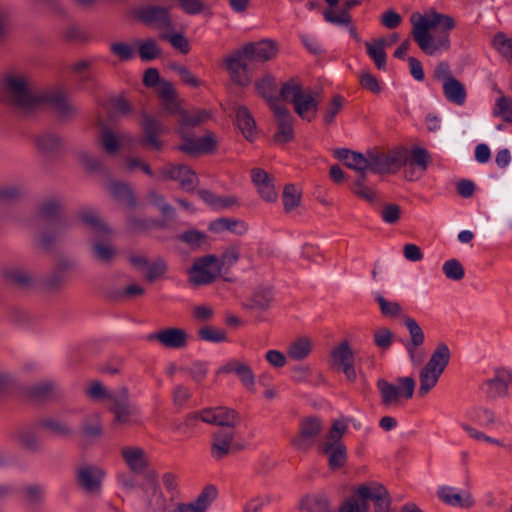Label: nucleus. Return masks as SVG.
<instances>
[{"label":"nucleus","mask_w":512,"mask_h":512,"mask_svg":"<svg viewBox=\"0 0 512 512\" xmlns=\"http://www.w3.org/2000/svg\"><path fill=\"white\" fill-rule=\"evenodd\" d=\"M1 97L6 104L25 114L41 105H49L62 117L76 113V108L67 101L62 91L52 89L38 92L31 77L20 70H11L3 75Z\"/></svg>","instance_id":"nucleus-1"},{"label":"nucleus","mask_w":512,"mask_h":512,"mask_svg":"<svg viewBox=\"0 0 512 512\" xmlns=\"http://www.w3.org/2000/svg\"><path fill=\"white\" fill-rule=\"evenodd\" d=\"M277 52L276 43L268 39L250 42L235 50L224 59L231 81L241 87L248 86L252 82L251 64L269 61Z\"/></svg>","instance_id":"nucleus-2"},{"label":"nucleus","mask_w":512,"mask_h":512,"mask_svg":"<svg viewBox=\"0 0 512 512\" xmlns=\"http://www.w3.org/2000/svg\"><path fill=\"white\" fill-rule=\"evenodd\" d=\"M280 96L284 101L293 104L295 112L302 119L310 121L318 111L320 94L311 89L303 90L294 79L283 83Z\"/></svg>","instance_id":"nucleus-3"},{"label":"nucleus","mask_w":512,"mask_h":512,"mask_svg":"<svg viewBox=\"0 0 512 512\" xmlns=\"http://www.w3.org/2000/svg\"><path fill=\"white\" fill-rule=\"evenodd\" d=\"M188 282L192 287L206 286L213 283L220 275L217 256L208 254L194 259L188 269Z\"/></svg>","instance_id":"nucleus-4"},{"label":"nucleus","mask_w":512,"mask_h":512,"mask_svg":"<svg viewBox=\"0 0 512 512\" xmlns=\"http://www.w3.org/2000/svg\"><path fill=\"white\" fill-rule=\"evenodd\" d=\"M397 385L389 383L385 379L377 381V388L380 392L381 402L385 406L397 405L400 397L411 399L415 390V381L412 377L397 378Z\"/></svg>","instance_id":"nucleus-5"},{"label":"nucleus","mask_w":512,"mask_h":512,"mask_svg":"<svg viewBox=\"0 0 512 512\" xmlns=\"http://www.w3.org/2000/svg\"><path fill=\"white\" fill-rule=\"evenodd\" d=\"M135 17L145 26L158 30L171 31L173 19L170 7L150 4L137 8Z\"/></svg>","instance_id":"nucleus-6"},{"label":"nucleus","mask_w":512,"mask_h":512,"mask_svg":"<svg viewBox=\"0 0 512 512\" xmlns=\"http://www.w3.org/2000/svg\"><path fill=\"white\" fill-rule=\"evenodd\" d=\"M197 419H201L203 422L211 425L220 426L221 428L236 429V426L240 421V416L233 409L219 406L215 408H207L199 413H195L189 416L187 421Z\"/></svg>","instance_id":"nucleus-7"},{"label":"nucleus","mask_w":512,"mask_h":512,"mask_svg":"<svg viewBox=\"0 0 512 512\" xmlns=\"http://www.w3.org/2000/svg\"><path fill=\"white\" fill-rule=\"evenodd\" d=\"M157 473L149 472L142 484L144 512H161L166 507V498L157 481Z\"/></svg>","instance_id":"nucleus-8"},{"label":"nucleus","mask_w":512,"mask_h":512,"mask_svg":"<svg viewBox=\"0 0 512 512\" xmlns=\"http://www.w3.org/2000/svg\"><path fill=\"white\" fill-rule=\"evenodd\" d=\"M236 429L220 428L212 435L210 453L213 459L221 460L233 450H241L243 447L235 443Z\"/></svg>","instance_id":"nucleus-9"},{"label":"nucleus","mask_w":512,"mask_h":512,"mask_svg":"<svg viewBox=\"0 0 512 512\" xmlns=\"http://www.w3.org/2000/svg\"><path fill=\"white\" fill-rule=\"evenodd\" d=\"M160 177L164 180L178 181L180 187L189 192L194 190L198 183L196 173L184 164H168L160 169Z\"/></svg>","instance_id":"nucleus-10"},{"label":"nucleus","mask_w":512,"mask_h":512,"mask_svg":"<svg viewBox=\"0 0 512 512\" xmlns=\"http://www.w3.org/2000/svg\"><path fill=\"white\" fill-rule=\"evenodd\" d=\"M412 36L419 48L427 55H434L441 50H448L450 47L449 35L446 30L438 35H432L427 32V28L422 27L420 32H412Z\"/></svg>","instance_id":"nucleus-11"},{"label":"nucleus","mask_w":512,"mask_h":512,"mask_svg":"<svg viewBox=\"0 0 512 512\" xmlns=\"http://www.w3.org/2000/svg\"><path fill=\"white\" fill-rule=\"evenodd\" d=\"M511 380L512 377L508 371L505 369H497L492 377L482 382L480 390L490 400L503 398L508 395Z\"/></svg>","instance_id":"nucleus-12"},{"label":"nucleus","mask_w":512,"mask_h":512,"mask_svg":"<svg viewBox=\"0 0 512 512\" xmlns=\"http://www.w3.org/2000/svg\"><path fill=\"white\" fill-rule=\"evenodd\" d=\"M321 431V420L315 416L307 417L300 422L298 435L292 439V444L297 449L307 450L313 445Z\"/></svg>","instance_id":"nucleus-13"},{"label":"nucleus","mask_w":512,"mask_h":512,"mask_svg":"<svg viewBox=\"0 0 512 512\" xmlns=\"http://www.w3.org/2000/svg\"><path fill=\"white\" fill-rule=\"evenodd\" d=\"M104 471L95 465L84 464L76 469V481L88 494H97L101 490Z\"/></svg>","instance_id":"nucleus-14"},{"label":"nucleus","mask_w":512,"mask_h":512,"mask_svg":"<svg viewBox=\"0 0 512 512\" xmlns=\"http://www.w3.org/2000/svg\"><path fill=\"white\" fill-rule=\"evenodd\" d=\"M110 411L114 415V424L125 425L130 422L134 413V407L130 402V395L127 387L115 390V396L111 401Z\"/></svg>","instance_id":"nucleus-15"},{"label":"nucleus","mask_w":512,"mask_h":512,"mask_svg":"<svg viewBox=\"0 0 512 512\" xmlns=\"http://www.w3.org/2000/svg\"><path fill=\"white\" fill-rule=\"evenodd\" d=\"M411 21L413 23L412 32H420L422 27L427 28V32H430L431 29L438 26H443L444 30L449 31L455 26V21L452 17L435 11L425 15L415 13L411 16Z\"/></svg>","instance_id":"nucleus-16"},{"label":"nucleus","mask_w":512,"mask_h":512,"mask_svg":"<svg viewBox=\"0 0 512 512\" xmlns=\"http://www.w3.org/2000/svg\"><path fill=\"white\" fill-rule=\"evenodd\" d=\"M141 127L143 130V136L140 140V144L144 147H149L154 150H161L163 142L158 138L160 134L164 132L162 122L148 114H143Z\"/></svg>","instance_id":"nucleus-17"},{"label":"nucleus","mask_w":512,"mask_h":512,"mask_svg":"<svg viewBox=\"0 0 512 512\" xmlns=\"http://www.w3.org/2000/svg\"><path fill=\"white\" fill-rule=\"evenodd\" d=\"M99 134L97 142L103 151L108 155H115L122 143L129 141L131 138L125 133L116 134L102 120L98 122Z\"/></svg>","instance_id":"nucleus-18"},{"label":"nucleus","mask_w":512,"mask_h":512,"mask_svg":"<svg viewBox=\"0 0 512 512\" xmlns=\"http://www.w3.org/2000/svg\"><path fill=\"white\" fill-rule=\"evenodd\" d=\"M121 456L129 470L135 474H142L149 467V457L146 451L139 446L123 447Z\"/></svg>","instance_id":"nucleus-19"},{"label":"nucleus","mask_w":512,"mask_h":512,"mask_svg":"<svg viewBox=\"0 0 512 512\" xmlns=\"http://www.w3.org/2000/svg\"><path fill=\"white\" fill-rule=\"evenodd\" d=\"M148 340H156L168 349H181L187 344V333L181 328H166L148 335Z\"/></svg>","instance_id":"nucleus-20"},{"label":"nucleus","mask_w":512,"mask_h":512,"mask_svg":"<svg viewBox=\"0 0 512 512\" xmlns=\"http://www.w3.org/2000/svg\"><path fill=\"white\" fill-rule=\"evenodd\" d=\"M216 146L217 141L214 134L212 132H208L204 137L201 138H185V140H183L179 145L178 150L188 155H196L200 153L212 152Z\"/></svg>","instance_id":"nucleus-21"},{"label":"nucleus","mask_w":512,"mask_h":512,"mask_svg":"<svg viewBox=\"0 0 512 512\" xmlns=\"http://www.w3.org/2000/svg\"><path fill=\"white\" fill-rule=\"evenodd\" d=\"M273 112L278 126V131L274 135L275 142L283 144L291 141L294 136L291 113L284 106L275 108Z\"/></svg>","instance_id":"nucleus-22"},{"label":"nucleus","mask_w":512,"mask_h":512,"mask_svg":"<svg viewBox=\"0 0 512 512\" xmlns=\"http://www.w3.org/2000/svg\"><path fill=\"white\" fill-rule=\"evenodd\" d=\"M397 40H398V35L393 34L391 36L390 42H387V39L384 37L378 38V39L374 40L373 42H370V41L365 42L367 54L373 60L375 66L379 70L386 69L387 54L385 52V48L390 47Z\"/></svg>","instance_id":"nucleus-23"},{"label":"nucleus","mask_w":512,"mask_h":512,"mask_svg":"<svg viewBox=\"0 0 512 512\" xmlns=\"http://www.w3.org/2000/svg\"><path fill=\"white\" fill-rule=\"evenodd\" d=\"M210 117V112L205 109L181 111L178 132L180 134L182 141L185 140V138L190 137L189 129L206 122Z\"/></svg>","instance_id":"nucleus-24"},{"label":"nucleus","mask_w":512,"mask_h":512,"mask_svg":"<svg viewBox=\"0 0 512 512\" xmlns=\"http://www.w3.org/2000/svg\"><path fill=\"white\" fill-rule=\"evenodd\" d=\"M79 219L95 237L103 238L113 233L109 225L93 210H82Z\"/></svg>","instance_id":"nucleus-25"},{"label":"nucleus","mask_w":512,"mask_h":512,"mask_svg":"<svg viewBox=\"0 0 512 512\" xmlns=\"http://www.w3.org/2000/svg\"><path fill=\"white\" fill-rule=\"evenodd\" d=\"M217 496L214 486H206L198 497L190 503H178V512H205Z\"/></svg>","instance_id":"nucleus-26"},{"label":"nucleus","mask_w":512,"mask_h":512,"mask_svg":"<svg viewBox=\"0 0 512 512\" xmlns=\"http://www.w3.org/2000/svg\"><path fill=\"white\" fill-rule=\"evenodd\" d=\"M437 496L445 503L453 507L471 508L475 500L471 493L460 494L456 489L450 486H441L437 491Z\"/></svg>","instance_id":"nucleus-27"},{"label":"nucleus","mask_w":512,"mask_h":512,"mask_svg":"<svg viewBox=\"0 0 512 512\" xmlns=\"http://www.w3.org/2000/svg\"><path fill=\"white\" fill-rule=\"evenodd\" d=\"M219 373H235L244 387L252 389L255 385V376L252 369L245 363L232 360L219 369Z\"/></svg>","instance_id":"nucleus-28"},{"label":"nucleus","mask_w":512,"mask_h":512,"mask_svg":"<svg viewBox=\"0 0 512 512\" xmlns=\"http://www.w3.org/2000/svg\"><path fill=\"white\" fill-rule=\"evenodd\" d=\"M38 150L46 155L58 153L64 146V140L57 133L45 131L35 138Z\"/></svg>","instance_id":"nucleus-29"},{"label":"nucleus","mask_w":512,"mask_h":512,"mask_svg":"<svg viewBox=\"0 0 512 512\" xmlns=\"http://www.w3.org/2000/svg\"><path fill=\"white\" fill-rule=\"evenodd\" d=\"M361 4V0H344L342 2L339 13L334 10H326L323 15L327 22L335 25H350L352 17L349 14V10Z\"/></svg>","instance_id":"nucleus-30"},{"label":"nucleus","mask_w":512,"mask_h":512,"mask_svg":"<svg viewBox=\"0 0 512 512\" xmlns=\"http://www.w3.org/2000/svg\"><path fill=\"white\" fill-rule=\"evenodd\" d=\"M450 358L451 352L448 345L443 342L439 343L425 365V368L442 375L450 361Z\"/></svg>","instance_id":"nucleus-31"},{"label":"nucleus","mask_w":512,"mask_h":512,"mask_svg":"<svg viewBox=\"0 0 512 512\" xmlns=\"http://www.w3.org/2000/svg\"><path fill=\"white\" fill-rule=\"evenodd\" d=\"M255 87L259 95L266 99L272 110L282 106L278 104V97L274 94L276 91V80L273 76H264L262 79L256 81Z\"/></svg>","instance_id":"nucleus-32"},{"label":"nucleus","mask_w":512,"mask_h":512,"mask_svg":"<svg viewBox=\"0 0 512 512\" xmlns=\"http://www.w3.org/2000/svg\"><path fill=\"white\" fill-rule=\"evenodd\" d=\"M14 437L19 442L20 446L31 452H38L41 449V442L37 435L36 428L26 426L19 428Z\"/></svg>","instance_id":"nucleus-33"},{"label":"nucleus","mask_w":512,"mask_h":512,"mask_svg":"<svg viewBox=\"0 0 512 512\" xmlns=\"http://www.w3.org/2000/svg\"><path fill=\"white\" fill-rule=\"evenodd\" d=\"M208 228L214 233L230 231L237 235H243L248 230L247 225L243 221L224 217L211 221Z\"/></svg>","instance_id":"nucleus-34"},{"label":"nucleus","mask_w":512,"mask_h":512,"mask_svg":"<svg viewBox=\"0 0 512 512\" xmlns=\"http://www.w3.org/2000/svg\"><path fill=\"white\" fill-rule=\"evenodd\" d=\"M92 256L104 264H110L117 256L116 248L106 241L93 240L90 244Z\"/></svg>","instance_id":"nucleus-35"},{"label":"nucleus","mask_w":512,"mask_h":512,"mask_svg":"<svg viewBox=\"0 0 512 512\" xmlns=\"http://www.w3.org/2000/svg\"><path fill=\"white\" fill-rule=\"evenodd\" d=\"M272 300V289L267 286H259L254 290L246 307L257 311H265L270 307Z\"/></svg>","instance_id":"nucleus-36"},{"label":"nucleus","mask_w":512,"mask_h":512,"mask_svg":"<svg viewBox=\"0 0 512 512\" xmlns=\"http://www.w3.org/2000/svg\"><path fill=\"white\" fill-rule=\"evenodd\" d=\"M330 361L331 366L336 370L354 362V353L347 341L341 342L331 350Z\"/></svg>","instance_id":"nucleus-37"},{"label":"nucleus","mask_w":512,"mask_h":512,"mask_svg":"<svg viewBox=\"0 0 512 512\" xmlns=\"http://www.w3.org/2000/svg\"><path fill=\"white\" fill-rule=\"evenodd\" d=\"M300 512H332L328 498L323 494L305 496L300 502Z\"/></svg>","instance_id":"nucleus-38"},{"label":"nucleus","mask_w":512,"mask_h":512,"mask_svg":"<svg viewBox=\"0 0 512 512\" xmlns=\"http://www.w3.org/2000/svg\"><path fill=\"white\" fill-rule=\"evenodd\" d=\"M443 94L451 103L456 105H463L465 103L466 89L456 78L448 79V81L443 83Z\"/></svg>","instance_id":"nucleus-39"},{"label":"nucleus","mask_w":512,"mask_h":512,"mask_svg":"<svg viewBox=\"0 0 512 512\" xmlns=\"http://www.w3.org/2000/svg\"><path fill=\"white\" fill-rule=\"evenodd\" d=\"M109 192L119 202L128 207H135L137 202L131 186L124 182H111Z\"/></svg>","instance_id":"nucleus-40"},{"label":"nucleus","mask_w":512,"mask_h":512,"mask_svg":"<svg viewBox=\"0 0 512 512\" xmlns=\"http://www.w3.org/2000/svg\"><path fill=\"white\" fill-rule=\"evenodd\" d=\"M236 121L244 137L251 141L256 130V123L246 106H239L236 110Z\"/></svg>","instance_id":"nucleus-41"},{"label":"nucleus","mask_w":512,"mask_h":512,"mask_svg":"<svg viewBox=\"0 0 512 512\" xmlns=\"http://www.w3.org/2000/svg\"><path fill=\"white\" fill-rule=\"evenodd\" d=\"M386 490L387 489L383 485L377 482H370L361 484L358 487L356 494L362 503H365L366 506H369L370 502L374 504V502L378 500L381 495H384Z\"/></svg>","instance_id":"nucleus-42"},{"label":"nucleus","mask_w":512,"mask_h":512,"mask_svg":"<svg viewBox=\"0 0 512 512\" xmlns=\"http://www.w3.org/2000/svg\"><path fill=\"white\" fill-rule=\"evenodd\" d=\"M38 425L57 437H71L74 434L71 426L55 417L42 418Z\"/></svg>","instance_id":"nucleus-43"},{"label":"nucleus","mask_w":512,"mask_h":512,"mask_svg":"<svg viewBox=\"0 0 512 512\" xmlns=\"http://www.w3.org/2000/svg\"><path fill=\"white\" fill-rule=\"evenodd\" d=\"M4 277L10 283L21 288H28L34 284L32 275L21 267H11L4 271Z\"/></svg>","instance_id":"nucleus-44"},{"label":"nucleus","mask_w":512,"mask_h":512,"mask_svg":"<svg viewBox=\"0 0 512 512\" xmlns=\"http://www.w3.org/2000/svg\"><path fill=\"white\" fill-rule=\"evenodd\" d=\"M63 207V201L58 196H49L39 205V214L45 219H55Z\"/></svg>","instance_id":"nucleus-45"},{"label":"nucleus","mask_w":512,"mask_h":512,"mask_svg":"<svg viewBox=\"0 0 512 512\" xmlns=\"http://www.w3.org/2000/svg\"><path fill=\"white\" fill-rule=\"evenodd\" d=\"M322 451L329 455V466L332 469L342 467L347 458L346 446L344 444H337L335 446H322Z\"/></svg>","instance_id":"nucleus-46"},{"label":"nucleus","mask_w":512,"mask_h":512,"mask_svg":"<svg viewBox=\"0 0 512 512\" xmlns=\"http://www.w3.org/2000/svg\"><path fill=\"white\" fill-rule=\"evenodd\" d=\"M55 389L53 381H42L28 386L26 392L30 398L41 401L47 399Z\"/></svg>","instance_id":"nucleus-47"},{"label":"nucleus","mask_w":512,"mask_h":512,"mask_svg":"<svg viewBox=\"0 0 512 512\" xmlns=\"http://www.w3.org/2000/svg\"><path fill=\"white\" fill-rule=\"evenodd\" d=\"M350 419L335 420L326 435V440L322 446H335L343 444L341 438L347 430V421Z\"/></svg>","instance_id":"nucleus-48"},{"label":"nucleus","mask_w":512,"mask_h":512,"mask_svg":"<svg viewBox=\"0 0 512 512\" xmlns=\"http://www.w3.org/2000/svg\"><path fill=\"white\" fill-rule=\"evenodd\" d=\"M147 200L150 204L159 208L163 217L167 219H174L176 215L175 209L165 201L162 194L156 190H150L147 194Z\"/></svg>","instance_id":"nucleus-49"},{"label":"nucleus","mask_w":512,"mask_h":512,"mask_svg":"<svg viewBox=\"0 0 512 512\" xmlns=\"http://www.w3.org/2000/svg\"><path fill=\"white\" fill-rule=\"evenodd\" d=\"M240 258V249L237 245L228 246L218 257L220 272L228 271Z\"/></svg>","instance_id":"nucleus-50"},{"label":"nucleus","mask_w":512,"mask_h":512,"mask_svg":"<svg viewBox=\"0 0 512 512\" xmlns=\"http://www.w3.org/2000/svg\"><path fill=\"white\" fill-rule=\"evenodd\" d=\"M78 162L90 172H101L104 170V164L101 159L89 151L80 150L76 153Z\"/></svg>","instance_id":"nucleus-51"},{"label":"nucleus","mask_w":512,"mask_h":512,"mask_svg":"<svg viewBox=\"0 0 512 512\" xmlns=\"http://www.w3.org/2000/svg\"><path fill=\"white\" fill-rule=\"evenodd\" d=\"M67 280L68 276L54 267L42 280V285L48 291H59L64 287Z\"/></svg>","instance_id":"nucleus-52"},{"label":"nucleus","mask_w":512,"mask_h":512,"mask_svg":"<svg viewBox=\"0 0 512 512\" xmlns=\"http://www.w3.org/2000/svg\"><path fill=\"white\" fill-rule=\"evenodd\" d=\"M385 156L389 173L397 172L408 161V152L405 149L389 151L385 153Z\"/></svg>","instance_id":"nucleus-53"},{"label":"nucleus","mask_w":512,"mask_h":512,"mask_svg":"<svg viewBox=\"0 0 512 512\" xmlns=\"http://www.w3.org/2000/svg\"><path fill=\"white\" fill-rule=\"evenodd\" d=\"M311 352V342L307 338H299L290 344L288 356L294 360H302Z\"/></svg>","instance_id":"nucleus-54"},{"label":"nucleus","mask_w":512,"mask_h":512,"mask_svg":"<svg viewBox=\"0 0 512 512\" xmlns=\"http://www.w3.org/2000/svg\"><path fill=\"white\" fill-rule=\"evenodd\" d=\"M440 376V374L428 370L424 367L420 372V387L418 389V394L421 397L426 396L429 391L437 384Z\"/></svg>","instance_id":"nucleus-55"},{"label":"nucleus","mask_w":512,"mask_h":512,"mask_svg":"<svg viewBox=\"0 0 512 512\" xmlns=\"http://www.w3.org/2000/svg\"><path fill=\"white\" fill-rule=\"evenodd\" d=\"M404 324L410 334V342L406 346L419 347L424 343V332L417 321L413 318L406 317Z\"/></svg>","instance_id":"nucleus-56"},{"label":"nucleus","mask_w":512,"mask_h":512,"mask_svg":"<svg viewBox=\"0 0 512 512\" xmlns=\"http://www.w3.org/2000/svg\"><path fill=\"white\" fill-rule=\"evenodd\" d=\"M198 336L201 340L211 343H220L227 341V333L224 329L213 326H204L198 330Z\"/></svg>","instance_id":"nucleus-57"},{"label":"nucleus","mask_w":512,"mask_h":512,"mask_svg":"<svg viewBox=\"0 0 512 512\" xmlns=\"http://www.w3.org/2000/svg\"><path fill=\"white\" fill-rule=\"evenodd\" d=\"M444 275L453 281H460L465 277V270L459 260L452 258L442 265Z\"/></svg>","instance_id":"nucleus-58"},{"label":"nucleus","mask_w":512,"mask_h":512,"mask_svg":"<svg viewBox=\"0 0 512 512\" xmlns=\"http://www.w3.org/2000/svg\"><path fill=\"white\" fill-rule=\"evenodd\" d=\"M369 170L376 174H387L388 166L385 152H368Z\"/></svg>","instance_id":"nucleus-59"},{"label":"nucleus","mask_w":512,"mask_h":512,"mask_svg":"<svg viewBox=\"0 0 512 512\" xmlns=\"http://www.w3.org/2000/svg\"><path fill=\"white\" fill-rule=\"evenodd\" d=\"M366 175H359L355 180L352 191L358 197L372 203L376 199V192L371 187L365 185Z\"/></svg>","instance_id":"nucleus-60"},{"label":"nucleus","mask_w":512,"mask_h":512,"mask_svg":"<svg viewBox=\"0 0 512 512\" xmlns=\"http://www.w3.org/2000/svg\"><path fill=\"white\" fill-rule=\"evenodd\" d=\"M161 55V49L157 42L148 38L139 44V56L143 61H151Z\"/></svg>","instance_id":"nucleus-61"},{"label":"nucleus","mask_w":512,"mask_h":512,"mask_svg":"<svg viewBox=\"0 0 512 512\" xmlns=\"http://www.w3.org/2000/svg\"><path fill=\"white\" fill-rule=\"evenodd\" d=\"M493 115L501 117L506 122H512V98L500 96L496 101Z\"/></svg>","instance_id":"nucleus-62"},{"label":"nucleus","mask_w":512,"mask_h":512,"mask_svg":"<svg viewBox=\"0 0 512 512\" xmlns=\"http://www.w3.org/2000/svg\"><path fill=\"white\" fill-rule=\"evenodd\" d=\"M492 46L506 59H512V38L506 37L503 32L495 34Z\"/></svg>","instance_id":"nucleus-63"},{"label":"nucleus","mask_w":512,"mask_h":512,"mask_svg":"<svg viewBox=\"0 0 512 512\" xmlns=\"http://www.w3.org/2000/svg\"><path fill=\"white\" fill-rule=\"evenodd\" d=\"M86 395L93 400L107 399L111 402L113 396H115V391H108L100 381L95 380L92 381L86 389Z\"/></svg>","instance_id":"nucleus-64"}]
</instances>
